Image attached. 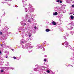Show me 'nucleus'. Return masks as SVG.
Listing matches in <instances>:
<instances>
[{
	"mask_svg": "<svg viewBox=\"0 0 74 74\" xmlns=\"http://www.w3.org/2000/svg\"><path fill=\"white\" fill-rule=\"evenodd\" d=\"M10 1H11V0H10Z\"/></svg>",
	"mask_w": 74,
	"mask_h": 74,
	"instance_id": "nucleus-62",
	"label": "nucleus"
},
{
	"mask_svg": "<svg viewBox=\"0 0 74 74\" xmlns=\"http://www.w3.org/2000/svg\"><path fill=\"white\" fill-rule=\"evenodd\" d=\"M73 55H74V53H73Z\"/></svg>",
	"mask_w": 74,
	"mask_h": 74,
	"instance_id": "nucleus-57",
	"label": "nucleus"
},
{
	"mask_svg": "<svg viewBox=\"0 0 74 74\" xmlns=\"http://www.w3.org/2000/svg\"><path fill=\"white\" fill-rule=\"evenodd\" d=\"M24 22L25 21H21L20 22V23L21 25H23V24L24 23Z\"/></svg>",
	"mask_w": 74,
	"mask_h": 74,
	"instance_id": "nucleus-13",
	"label": "nucleus"
},
{
	"mask_svg": "<svg viewBox=\"0 0 74 74\" xmlns=\"http://www.w3.org/2000/svg\"><path fill=\"white\" fill-rule=\"evenodd\" d=\"M37 68H36L34 69V71H37Z\"/></svg>",
	"mask_w": 74,
	"mask_h": 74,
	"instance_id": "nucleus-20",
	"label": "nucleus"
},
{
	"mask_svg": "<svg viewBox=\"0 0 74 74\" xmlns=\"http://www.w3.org/2000/svg\"><path fill=\"white\" fill-rule=\"evenodd\" d=\"M8 57V56H6V58H7V57Z\"/></svg>",
	"mask_w": 74,
	"mask_h": 74,
	"instance_id": "nucleus-52",
	"label": "nucleus"
},
{
	"mask_svg": "<svg viewBox=\"0 0 74 74\" xmlns=\"http://www.w3.org/2000/svg\"><path fill=\"white\" fill-rule=\"evenodd\" d=\"M7 63H8V64H9V63H8V62H7Z\"/></svg>",
	"mask_w": 74,
	"mask_h": 74,
	"instance_id": "nucleus-55",
	"label": "nucleus"
},
{
	"mask_svg": "<svg viewBox=\"0 0 74 74\" xmlns=\"http://www.w3.org/2000/svg\"><path fill=\"white\" fill-rule=\"evenodd\" d=\"M70 14H71V13H70Z\"/></svg>",
	"mask_w": 74,
	"mask_h": 74,
	"instance_id": "nucleus-60",
	"label": "nucleus"
},
{
	"mask_svg": "<svg viewBox=\"0 0 74 74\" xmlns=\"http://www.w3.org/2000/svg\"><path fill=\"white\" fill-rule=\"evenodd\" d=\"M47 72L48 73H50V71H49V70L47 71Z\"/></svg>",
	"mask_w": 74,
	"mask_h": 74,
	"instance_id": "nucleus-23",
	"label": "nucleus"
},
{
	"mask_svg": "<svg viewBox=\"0 0 74 74\" xmlns=\"http://www.w3.org/2000/svg\"><path fill=\"white\" fill-rule=\"evenodd\" d=\"M71 18V19H74V16L72 15L70 16Z\"/></svg>",
	"mask_w": 74,
	"mask_h": 74,
	"instance_id": "nucleus-14",
	"label": "nucleus"
},
{
	"mask_svg": "<svg viewBox=\"0 0 74 74\" xmlns=\"http://www.w3.org/2000/svg\"><path fill=\"white\" fill-rule=\"evenodd\" d=\"M72 7H74V5H72Z\"/></svg>",
	"mask_w": 74,
	"mask_h": 74,
	"instance_id": "nucleus-41",
	"label": "nucleus"
},
{
	"mask_svg": "<svg viewBox=\"0 0 74 74\" xmlns=\"http://www.w3.org/2000/svg\"><path fill=\"white\" fill-rule=\"evenodd\" d=\"M70 66V65L69 64V65H68V66Z\"/></svg>",
	"mask_w": 74,
	"mask_h": 74,
	"instance_id": "nucleus-53",
	"label": "nucleus"
},
{
	"mask_svg": "<svg viewBox=\"0 0 74 74\" xmlns=\"http://www.w3.org/2000/svg\"><path fill=\"white\" fill-rule=\"evenodd\" d=\"M73 50V51H74V49H72Z\"/></svg>",
	"mask_w": 74,
	"mask_h": 74,
	"instance_id": "nucleus-63",
	"label": "nucleus"
},
{
	"mask_svg": "<svg viewBox=\"0 0 74 74\" xmlns=\"http://www.w3.org/2000/svg\"><path fill=\"white\" fill-rule=\"evenodd\" d=\"M50 25H56V24L55 21H52L50 24Z\"/></svg>",
	"mask_w": 74,
	"mask_h": 74,
	"instance_id": "nucleus-4",
	"label": "nucleus"
},
{
	"mask_svg": "<svg viewBox=\"0 0 74 74\" xmlns=\"http://www.w3.org/2000/svg\"><path fill=\"white\" fill-rule=\"evenodd\" d=\"M25 12H27V9L25 8Z\"/></svg>",
	"mask_w": 74,
	"mask_h": 74,
	"instance_id": "nucleus-24",
	"label": "nucleus"
},
{
	"mask_svg": "<svg viewBox=\"0 0 74 74\" xmlns=\"http://www.w3.org/2000/svg\"><path fill=\"white\" fill-rule=\"evenodd\" d=\"M28 22L31 23H32L33 22V18H30L28 20Z\"/></svg>",
	"mask_w": 74,
	"mask_h": 74,
	"instance_id": "nucleus-3",
	"label": "nucleus"
},
{
	"mask_svg": "<svg viewBox=\"0 0 74 74\" xmlns=\"http://www.w3.org/2000/svg\"><path fill=\"white\" fill-rule=\"evenodd\" d=\"M69 48H70V49H72V48H71V47H69Z\"/></svg>",
	"mask_w": 74,
	"mask_h": 74,
	"instance_id": "nucleus-38",
	"label": "nucleus"
},
{
	"mask_svg": "<svg viewBox=\"0 0 74 74\" xmlns=\"http://www.w3.org/2000/svg\"><path fill=\"white\" fill-rule=\"evenodd\" d=\"M7 51H5V53H7Z\"/></svg>",
	"mask_w": 74,
	"mask_h": 74,
	"instance_id": "nucleus-40",
	"label": "nucleus"
},
{
	"mask_svg": "<svg viewBox=\"0 0 74 74\" xmlns=\"http://www.w3.org/2000/svg\"><path fill=\"white\" fill-rule=\"evenodd\" d=\"M49 31H50V30L49 29H46V31L47 32H49Z\"/></svg>",
	"mask_w": 74,
	"mask_h": 74,
	"instance_id": "nucleus-16",
	"label": "nucleus"
},
{
	"mask_svg": "<svg viewBox=\"0 0 74 74\" xmlns=\"http://www.w3.org/2000/svg\"><path fill=\"white\" fill-rule=\"evenodd\" d=\"M59 21H60V22L61 21H60V20H59Z\"/></svg>",
	"mask_w": 74,
	"mask_h": 74,
	"instance_id": "nucleus-61",
	"label": "nucleus"
},
{
	"mask_svg": "<svg viewBox=\"0 0 74 74\" xmlns=\"http://www.w3.org/2000/svg\"><path fill=\"white\" fill-rule=\"evenodd\" d=\"M64 38H66V39H65L66 40H67V38H66V37L65 36H64Z\"/></svg>",
	"mask_w": 74,
	"mask_h": 74,
	"instance_id": "nucleus-28",
	"label": "nucleus"
},
{
	"mask_svg": "<svg viewBox=\"0 0 74 74\" xmlns=\"http://www.w3.org/2000/svg\"><path fill=\"white\" fill-rule=\"evenodd\" d=\"M38 48H37V49H38V48H40V49H42V46H38Z\"/></svg>",
	"mask_w": 74,
	"mask_h": 74,
	"instance_id": "nucleus-11",
	"label": "nucleus"
},
{
	"mask_svg": "<svg viewBox=\"0 0 74 74\" xmlns=\"http://www.w3.org/2000/svg\"><path fill=\"white\" fill-rule=\"evenodd\" d=\"M13 58L14 59H16V57H14V56L13 57Z\"/></svg>",
	"mask_w": 74,
	"mask_h": 74,
	"instance_id": "nucleus-27",
	"label": "nucleus"
},
{
	"mask_svg": "<svg viewBox=\"0 0 74 74\" xmlns=\"http://www.w3.org/2000/svg\"><path fill=\"white\" fill-rule=\"evenodd\" d=\"M25 36H26V37H27V36H28V34H25Z\"/></svg>",
	"mask_w": 74,
	"mask_h": 74,
	"instance_id": "nucleus-21",
	"label": "nucleus"
},
{
	"mask_svg": "<svg viewBox=\"0 0 74 74\" xmlns=\"http://www.w3.org/2000/svg\"><path fill=\"white\" fill-rule=\"evenodd\" d=\"M60 0H57L56 2H59Z\"/></svg>",
	"mask_w": 74,
	"mask_h": 74,
	"instance_id": "nucleus-30",
	"label": "nucleus"
},
{
	"mask_svg": "<svg viewBox=\"0 0 74 74\" xmlns=\"http://www.w3.org/2000/svg\"><path fill=\"white\" fill-rule=\"evenodd\" d=\"M71 59L72 60H74V57H72L71 58Z\"/></svg>",
	"mask_w": 74,
	"mask_h": 74,
	"instance_id": "nucleus-19",
	"label": "nucleus"
},
{
	"mask_svg": "<svg viewBox=\"0 0 74 74\" xmlns=\"http://www.w3.org/2000/svg\"><path fill=\"white\" fill-rule=\"evenodd\" d=\"M64 44L66 45V46L69 44V42H64Z\"/></svg>",
	"mask_w": 74,
	"mask_h": 74,
	"instance_id": "nucleus-7",
	"label": "nucleus"
},
{
	"mask_svg": "<svg viewBox=\"0 0 74 74\" xmlns=\"http://www.w3.org/2000/svg\"><path fill=\"white\" fill-rule=\"evenodd\" d=\"M28 14H27L26 15V17H27V16H28Z\"/></svg>",
	"mask_w": 74,
	"mask_h": 74,
	"instance_id": "nucleus-43",
	"label": "nucleus"
},
{
	"mask_svg": "<svg viewBox=\"0 0 74 74\" xmlns=\"http://www.w3.org/2000/svg\"><path fill=\"white\" fill-rule=\"evenodd\" d=\"M66 3H69V2H68V1L67 0L66 1Z\"/></svg>",
	"mask_w": 74,
	"mask_h": 74,
	"instance_id": "nucleus-46",
	"label": "nucleus"
},
{
	"mask_svg": "<svg viewBox=\"0 0 74 74\" xmlns=\"http://www.w3.org/2000/svg\"><path fill=\"white\" fill-rule=\"evenodd\" d=\"M70 23L71 25H74V23H73V21L71 22Z\"/></svg>",
	"mask_w": 74,
	"mask_h": 74,
	"instance_id": "nucleus-17",
	"label": "nucleus"
},
{
	"mask_svg": "<svg viewBox=\"0 0 74 74\" xmlns=\"http://www.w3.org/2000/svg\"><path fill=\"white\" fill-rule=\"evenodd\" d=\"M27 17H26V19H27L26 18H27Z\"/></svg>",
	"mask_w": 74,
	"mask_h": 74,
	"instance_id": "nucleus-64",
	"label": "nucleus"
},
{
	"mask_svg": "<svg viewBox=\"0 0 74 74\" xmlns=\"http://www.w3.org/2000/svg\"><path fill=\"white\" fill-rule=\"evenodd\" d=\"M27 5V4L26 3H25L23 4V7H25V6H26V5Z\"/></svg>",
	"mask_w": 74,
	"mask_h": 74,
	"instance_id": "nucleus-15",
	"label": "nucleus"
},
{
	"mask_svg": "<svg viewBox=\"0 0 74 74\" xmlns=\"http://www.w3.org/2000/svg\"><path fill=\"white\" fill-rule=\"evenodd\" d=\"M73 3H74V1H73Z\"/></svg>",
	"mask_w": 74,
	"mask_h": 74,
	"instance_id": "nucleus-59",
	"label": "nucleus"
},
{
	"mask_svg": "<svg viewBox=\"0 0 74 74\" xmlns=\"http://www.w3.org/2000/svg\"><path fill=\"white\" fill-rule=\"evenodd\" d=\"M11 50H12V51H13V52H14V49H11Z\"/></svg>",
	"mask_w": 74,
	"mask_h": 74,
	"instance_id": "nucleus-31",
	"label": "nucleus"
},
{
	"mask_svg": "<svg viewBox=\"0 0 74 74\" xmlns=\"http://www.w3.org/2000/svg\"><path fill=\"white\" fill-rule=\"evenodd\" d=\"M32 36V34L29 33L28 34V36H29V37H30Z\"/></svg>",
	"mask_w": 74,
	"mask_h": 74,
	"instance_id": "nucleus-12",
	"label": "nucleus"
},
{
	"mask_svg": "<svg viewBox=\"0 0 74 74\" xmlns=\"http://www.w3.org/2000/svg\"><path fill=\"white\" fill-rule=\"evenodd\" d=\"M5 15V14H4L3 15V16H4Z\"/></svg>",
	"mask_w": 74,
	"mask_h": 74,
	"instance_id": "nucleus-47",
	"label": "nucleus"
},
{
	"mask_svg": "<svg viewBox=\"0 0 74 74\" xmlns=\"http://www.w3.org/2000/svg\"><path fill=\"white\" fill-rule=\"evenodd\" d=\"M4 3H7V2H5Z\"/></svg>",
	"mask_w": 74,
	"mask_h": 74,
	"instance_id": "nucleus-56",
	"label": "nucleus"
},
{
	"mask_svg": "<svg viewBox=\"0 0 74 74\" xmlns=\"http://www.w3.org/2000/svg\"><path fill=\"white\" fill-rule=\"evenodd\" d=\"M60 3H62V1H60Z\"/></svg>",
	"mask_w": 74,
	"mask_h": 74,
	"instance_id": "nucleus-35",
	"label": "nucleus"
},
{
	"mask_svg": "<svg viewBox=\"0 0 74 74\" xmlns=\"http://www.w3.org/2000/svg\"><path fill=\"white\" fill-rule=\"evenodd\" d=\"M6 27H5L4 28V29L5 30H6V29H5Z\"/></svg>",
	"mask_w": 74,
	"mask_h": 74,
	"instance_id": "nucleus-34",
	"label": "nucleus"
},
{
	"mask_svg": "<svg viewBox=\"0 0 74 74\" xmlns=\"http://www.w3.org/2000/svg\"><path fill=\"white\" fill-rule=\"evenodd\" d=\"M66 35L67 36H68L69 34H68V33H66Z\"/></svg>",
	"mask_w": 74,
	"mask_h": 74,
	"instance_id": "nucleus-37",
	"label": "nucleus"
},
{
	"mask_svg": "<svg viewBox=\"0 0 74 74\" xmlns=\"http://www.w3.org/2000/svg\"><path fill=\"white\" fill-rule=\"evenodd\" d=\"M33 46H31V44L30 43H28V44H26L24 47V46H22V47L23 48L27 49H29V48H33Z\"/></svg>",
	"mask_w": 74,
	"mask_h": 74,
	"instance_id": "nucleus-1",
	"label": "nucleus"
},
{
	"mask_svg": "<svg viewBox=\"0 0 74 74\" xmlns=\"http://www.w3.org/2000/svg\"><path fill=\"white\" fill-rule=\"evenodd\" d=\"M0 53H1V52L0 51Z\"/></svg>",
	"mask_w": 74,
	"mask_h": 74,
	"instance_id": "nucleus-51",
	"label": "nucleus"
},
{
	"mask_svg": "<svg viewBox=\"0 0 74 74\" xmlns=\"http://www.w3.org/2000/svg\"><path fill=\"white\" fill-rule=\"evenodd\" d=\"M1 72L3 73V72H4V71L3 70H1Z\"/></svg>",
	"mask_w": 74,
	"mask_h": 74,
	"instance_id": "nucleus-25",
	"label": "nucleus"
},
{
	"mask_svg": "<svg viewBox=\"0 0 74 74\" xmlns=\"http://www.w3.org/2000/svg\"><path fill=\"white\" fill-rule=\"evenodd\" d=\"M53 15H58V13H57V12H54L53 13Z\"/></svg>",
	"mask_w": 74,
	"mask_h": 74,
	"instance_id": "nucleus-10",
	"label": "nucleus"
},
{
	"mask_svg": "<svg viewBox=\"0 0 74 74\" xmlns=\"http://www.w3.org/2000/svg\"><path fill=\"white\" fill-rule=\"evenodd\" d=\"M25 41V40L24 39H22L21 40V44H24L25 42H24Z\"/></svg>",
	"mask_w": 74,
	"mask_h": 74,
	"instance_id": "nucleus-5",
	"label": "nucleus"
},
{
	"mask_svg": "<svg viewBox=\"0 0 74 74\" xmlns=\"http://www.w3.org/2000/svg\"><path fill=\"white\" fill-rule=\"evenodd\" d=\"M2 33H3L2 32H0V35H2Z\"/></svg>",
	"mask_w": 74,
	"mask_h": 74,
	"instance_id": "nucleus-29",
	"label": "nucleus"
},
{
	"mask_svg": "<svg viewBox=\"0 0 74 74\" xmlns=\"http://www.w3.org/2000/svg\"><path fill=\"white\" fill-rule=\"evenodd\" d=\"M26 25H27V22L24 21L23 24V26H25Z\"/></svg>",
	"mask_w": 74,
	"mask_h": 74,
	"instance_id": "nucleus-8",
	"label": "nucleus"
},
{
	"mask_svg": "<svg viewBox=\"0 0 74 74\" xmlns=\"http://www.w3.org/2000/svg\"><path fill=\"white\" fill-rule=\"evenodd\" d=\"M44 62H46V61H47V59H44Z\"/></svg>",
	"mask_w": 74,
	"mask_h": 74,
	"instance_id": "nucleus-26",
	"label": "nucleus"
},
{
	"mask_svg": "<svg viewBox=\"0 0 74 74\" xmlns=\"http://www.w3.org/2000/svg\"><path fill=\"white\" fill-rule=\"evenodd\" d=\"M47 55H45V58H46V57H47Z\"/></svg>",
	"mask_w": 74,
	"mask_h": 74,
	"instance_id": "nucleus-48",
	"label": "nucleus"
},
{
	"mask_svg": "<svg viewBox=\"0 0 74 74\" xmlns=\"http://www.w3.org/2000/svg\"><path fill=\"white\" fill-rule=\"evenodd\" d=\"M54 10L56 11H58V8L57 7H55L54 9Z\"/></svg>",
	"mask_w": 74,
	"mask_h": 74,
	"instance_id": "nucleus-6",
	"label": "nucleus"
},
{
	"mask_svg": "<svg viewBox=\"0 0 74 74\" xmlns=\"http://www.w3.org/2000/svg\"><path fill=\"white\" fill-rule=\"evenodd\" d=\"M22 3H24V2H25L24 0H23L22 1Z\"/></svg>",
	"mask_w": 74,
	"mask_h": 74,
	"instance_id": "nucleus-39",
	"label": "nucleus"
},
{
	"mask_svg": "<svg viewBox=\"0 0 74 74\" xmlns=\"http://www.w3.org/2000/svg\"><path fill=\"white\" fill-rule=\"evenodd\" d=\"M8 5H9V6H10V5H11V4H8Z\"/></svg>",
	"mask_w": 74,
	"mask_h": 74,
	"instance_id": "nucleus-49",
	"label": "nucleus"
},
{
	"mask_svg": "<svg viewBox=\"0 0 74 74\" xmlns=\"http://www.w3.org/2000/svg\"><path fill=\"white\" fill-rule=\"evenodd\" d=\"M73 28V27L70 26L69 28L68 29L69 30H72Z\"/></svg>",
	"mask_w": 74,
	"mask_h": 74,
	"instance_id": "nucleus-9",
	"label": "nucleus"
},
{
	"mask_svg": "<svg viewBox=\"0 0 74 74\" xmlns=\"http://www.w3.org/2000/svg\"><path fill=\"white\" fill-rule=\"evenodd\" d=\"M66 10H64V13H65L66 12Z\"/></svg>",
	"mask_w": 74,
	"mask_h": 74,
	"instance_id": "nucleus-44",
	"label": "nucleus"
},
{
	"mask_svg": "<svg viewBox=\"0 0 74 74\" xmlns=\"http://www.w3.org/2000/svg\"><path fill=\"white\" fill-rule=\"evenodd\" d=\"M3 45H4V44H1V46H3Z\"/></svg>",
	"mask_w": 74,
	"mask_h": 74,
	"instance_id": "nucleus-33",
	"label": "nucleus"
},
{
	"mask_svg": "<svg viewBox=\"0 0 74 74\" xmlns=\"http://www.w3.org/2000/svg\"><path fill=\"white\" fill-rule=\"evenodd\" d=\"M29 7L28 8V9L29 11L31 12H33L34 10V9L32 7V5L30 4L29 5Z\"/></svg>",
	"mask_w": 74,
	"mask_h": 74,
	"instance_id": "nucleus-2",
	"label": "nucleus"
},
{
	"mask_svg": "<svg viewBox=\"0 0 74 74\" xmlns=\"http://www.w3.org/2000/svg\"><path fill=\"white\" fill-rule=\"evenodd\" d=\"M34 28H35V29H37V27H36V26H35Z\"/></svg>",
	"mask_w": 74,
	"mask_h": 74,
	"instance_id": "nucleus-42",
	"label": "nucleus"
},
{
	"mask_svg": "<svg viewBox=\"0 0 74 74\" xmlns=\"http://www.w3.org/2000/svg\"><path fill=\"white\" fill-rule=\"evenodd\" d=\"M8 0H5V1H8Z\"/></svg>",
	"mask_w": 74,
	"mask_h": 74,
	"instance_id": "nucleus-58",
	"label": "nucleus"
},
{
	"mask_svg": "<svg viewBox=\"0 0 74 74\" xmlns=\"http://www.w3.org/2000/svg\"><path fill=\"white\" fill-rule=\"evenodd\" d=\"M71 25V23H69L68 24V25Z\"/></svg>",
	"mask_w": 74,
	"mask_h": 74,
	"instance_id": "nucleus-45",
	"label": "nucleus"
},
{
	"mask_svg": "<svg viewBox=\"0 0 74 74\" xmlns=\"http://www.w3.org/2000/svg\"><path fill=\"white\" fill-rule=\"evenodd\" d=\"M46 43V41H45V42H44L43 44L44 45Z\"/></svg>",
	"mask_w": 74,
	"mask_h": 74,
	"instance_id": "nucleus-22",
	"label": "nucleus"
},
{
	"mask_svg": "<svg viewBox=\"0 0 74 74\" xmlns=\"http://www.w3.org/2000/svg\"><path fill=\"white\" fill-rule=\"evenodd\" d=\"M29 38H27V41H29Z\"/></svg>",
	"mask_w": 74,
	"mask_h": 74,
	"instance_id": "nucleus-36",
	"label": "nucleus"
},
{
	"mask_svg": "<svg viewBox=\"0 0 74 74\" xmlns=\"http://www.w3.org/2000/svg\"><path fill=\"white\" fill-rule=\"evenodd\" d=\"M12 70H14V68H12Z\"/></svg>",
	"mask_w": 74,
	"mask_h": 74,
	"instance_id": "nucleus-50",
	"label": "nucleus"
},
{
	"mask_svg": "<svg viewBox=\"0 0 74 74\" xmlns=\"http://www.w3.org/2000/svg\"><path fill=\"white\" fill-rule=\"evenodd\" d=\"M45 49H44V48H43V50H42L44 51H45Z\"/></svg>",
	"mask_w": 74,
	"mask_h": 74,
	"instance_id": "nucleus-32",
	"label": "nucleus"
},
{
	"mask_svg": "<svg viewBox=\"0 0 74 74\" xmlns=\"http://www.w3.org/2000/svg\"><path fill=\"white\" fill-rule=\"evenodd\" d=\"M32 52V50H31V51H28V52H29V53H30V52Z\"/></svg>",
	"mask_w": 74,
	"mask_h": 74,
	"instance_id": "nucleus-18",
	"label": "nucleus"
},
{
	"mask_svg": "<svg viewBox=\"0 0 74 74\" xmlns=\"http://www.w3.org/2000/svg\"><path fill=\"white\" fill-rule=\"evenodd\" d=\"M1 3H3L4 4V3L3 2H1Z\"/></svg>",
	"mask_w": 74,
	"mask_h": 74,
	"instance_id": "nucleus-54",
	"label": "nucleus"
}]
</instances>
